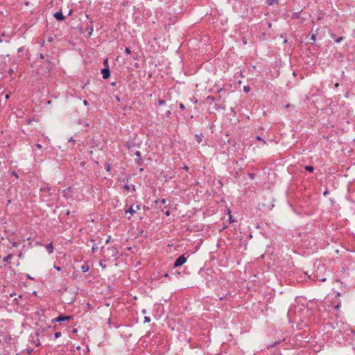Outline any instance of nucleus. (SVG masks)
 Here are the masks:
<instances>
[{"label":"nucleus","instance_id":"40","mask_svg":"<svg viewBox=\"0 0 355 355\" xmlns=\"http://www.w3.org/2000/svg\"><path fill=\"white\" fill-rule=\"evenodd\" d=\"M201 140H202V139H201V138H200V137L197 136V141H198V143H200V142H201Z\"/></svg>","mask_w":355,"mask_h":355},{"label":"nucleus","instance_id":"7","mask_svg":"<svg viewBox=\"0 0 355 355\" xmlns=\"http://www.w3.org/2000/svg\"><path fill=\"white\" fill-rule=\"evenodd\" d=\"M47 252L49 253V254H51L53 251V244L52 243H50L49 244H47L46 246H45Z\"/></svg>","mask_w":355,"mask_h":355},{"label":"nucleus","instance_id":"44","mask_svg":"<svg viewBox=\"0 0 355 355\" xmlns=\"http://www.w3.org/2000/svg\"><path fill=\"white\" fill-rule=\"evenodd\" d=\"M222 91H223V89H222V88H220V89H218V93H220Z\"/></svg>","mask_w":355,"mask_h":355},{"label":"nucleus","instance_id":"22","mask_svg":"<svg viewBox=\"0 0 355 355\" xmlns=\"http://www.w3.org/2000/svg\"><path fill=\"white\" fill-rule=\"evenodd\" d=\"M228 212H229V215H230L229 216V220H230V223H232V222L234 221V220L232 218V216L230 214V210L228 211Z\"/></svg>","mask_w":355,"mask_h":355},{"label":"nucleus","instance_id":"14","mask_svg":"<svg viewBox=\"0 0 355 355\" xmlns=\"http://www.w3.org/2000/svg\"><path fill=\"white\" fill-rule=\"evenodd\" d=\"M12 257V254H8L6 257L3 258V261L6 262V261H8V260H10L11 258Z\"/></svg>","mask_w":355,"mask_h":355},{"label":"nucleus","instance_id":"11","mask_svg":"<svg viewBox=\"0 0 355 355\" xmlns=\"http://www.w3.org/2000/svg\"><path fill=\"white\" fill-rule=\"evenodd\" d=\"M132 57L135 60H139L140 58V55L137 52H133Z\"/></svg>","mask_w":355,"mask_h":355},{"label":"nucleus","instance_id":"9","mask_svg":"<svg viewBox=\"0 0 355 355\" xmlns=\"http://www.w3.org/2000/svg\"><path fill=\"white\" fill-rule=\"evenodd\" d=\"M279 0H266V3L269 6H272L275 3H278Z\"/></svg>","mask_w":355,"mask_h":355},{"label":"nucleus","instance_id":"26","mask_svg":"<svg viewBox=\"0 0 355 355\" xmlns=\"http://www.w3.org/2000/svg\"><path fill=\"white\" fill-rule=\"evenodd\" d=\"M150 321V318L148 316L144 317V322H149Z\"/></svg>","mask_w":355,"mask_h":355},{"label":"nucleus","instance_id":"24","mask_svg":"<svg viewBox=\"0 0 355 355\" xmlns=\"http://www.w3.org/2000/svg\"><path fill=\"white\" fill-rule=\"evenodd\" d=\"M8 74L12 75L14 73V69L13 68H10L8 70Z\"/></svg>","mask_w":355,"mask_h":355},{"label":"nucleus","instance_id":"50","mask_svg":"<svg viewBox=\"0 0 355 355\" xmlns=\"http://www.w3.org/2000/svg\"><path fill=\"white\" fill-rule=\"evenodd\" d=\"M104 64H107V60H105L104 61Z\"/></svg>","mask_w":355,"mask_h":355},{"label":"nucleus","instance_id":"19","mask_svg":"<svg viewBox=\"0 0 355 355\" xmlns=\"http://www.w3.org/2000/svg\"><path fill=\"white\" fill-rule=\"evenodd\" d=\"M165 103H166V101H165L162 100V99H159V100H158V105H159V106L164 105H165Z\"/></svg>","mask_w":355,"mask_h":355},{"label":"nucleus","instance_id":"46","mask_svg":"<svg viewBox=\"0 0 355 355\" xmlns=\"http://www.w3.org/2000/svg\"><path fill=\"white\" fill-rule=\"evenodd\" d=\"M40 58H42V59H43V58H44V55H43L42 54H40Z\"/></svg>","mask_w":355,"mask_h":355},{"label":"nucleus","instance_id":"28","mask_svg":"<svg viewBox=\"0 0 355 355\" xmlns=\"http://www.w3.org/2000/svg\"><path fill=\"white\" fill-rule=\"evenodd\" d=\"M111 238H112V237H111V236H110H110H108V237H107V240L105 241V243H106V244H107V243H109L110 242V241H111Z\"/></svg>","mask_w":355,"mask_h":355},{"label":"nucleus","instance_id":"5","mask_svg":"<svg viewBox=\"0 0 355 355\" xmlns=\"http://www.w3.org/2000/svg\"><path fill=\"white\" fill-rule=\"evenodd\" d=\"M53 16L58 21H63L65 19L62 11L56 12Z\"/></svg>","mask_w":355,"mask_h":355},{"label":"nucleus","instance_id":"55","mask_svg":"<svg viewBox=\"0 0 355 355\" xmlns=\"http://www.w3.org/2000/svg\"><path fill=\"white\" fill-rule=\"evenodd\" d=\"M321 281H322V282H324V281H325V279H324H324H321Z\"/></svg>","mask_w":355,"mask_h":355},{"label":"nucleus","instance_id":"4","mask_svg":"<svg viewBox=\"0 0 355 355\" xmlns=\"http://www.w3.org/2000/svg\"><path fill=\"white\" fill-rule=\"evenodd\" d=\"M101 73L104 79L108 78L110 76V71L107 67L103 68L101 70Z\"/></svg>","mask_w":355,"mask_h":355},{"label":"nucleus","instance_id":"21","mask_svg":"<svg viewBox=\"0 0 355 355\" xmlns=\"http://www.w3.org/2000/svg\"><path fill=\"white\" fill-rule=\"evenodd\" d=\"M62 334L61 332H56L55 334H54V337L55 338H58L61 336Z\"/></svg>","mask_w":355,"mask_h":355},{"label":"nucleus","instance_id":"56","mask_svg":"<svg viewBox=\"0 0 355 355\" xmlns=\"http://www.w3.org/2000/svg\"><path fill=\"white\" fill-rule=\"evenodd\" d=\"M71 12H72V11H71V10H70V11H69V15H71Z\"/></svg>","mask_w":355,"mask_h":355},{"label":"nucleus","instance_id":"3","mask_svg":"<svg viewBox=\"0 0 355 355\" xmlns=\"http://www.w3.org/2000/svg\"><path fill=\"white\" fill-rule=\"evenodd\" d=\"M71 318V316H70V315H66V316L60 315L58 318L53 319L52 321L53 322H63V321L70 320Z\"/></svg>","mask_w":355,"mask_h":355},{"label":"nucleus","instance_id":"6","mask_svg":"<svg viewBox=\"0 0 355 355\" xmlns=\"http://www.w3.org/2000/svg\"><path fill=\"white\" fill-rule=\"evenodd\" d=\"M331 37L334 40V42L338 43L343 40V36H337L334 33H331Z\"/></svg>","mask_w":355,"mask_h":355},{"label":"nucleus","instance_id":"20","mask_svg":"<svg viewBox=\"0 0 355 355\" xmlns=\"http://www.w3.org/2000/svg\"><path fill=\"white\" fill-rule=\"evenodd\" d=\"M97 250H98V246H97V245H96V244H94V245H93V246H92V251L93 252H96V251H97Z\"/></svg>","mask_w":355,"mask_h":355},{"label":"nucleus","instance_id":"35","mask_svg":"<svg viewBox=\"0 0 355 355\" xmlns=\"http://www.w3.org/2000/svg\"><path fill=\"white\" fill-rule=\"evenodd\" d=\"M12 245L13 247H17V246H18V243H17V242H12Z\"/></svg>","mask_w":355,"mask_h":355},{"label":"nucleus","instance_id":"36","mask_svg":"<svg viewBox=\"0 0 355 355\" xmlns=\"http://www.w3.org/2000/svg\"><path fill=\"white\" fill-rule=\"evenodd\" d=\"M180 107L182 109V110H184L185 108V106L184 105L183 103H180Z\"/></svg>","mask_w":355,"mask_h":355},{"label":"nucleus","instance_id":"12","mask_svg":"<svg viewBox=\"0 0 355 355\" xmlns=\"http://www.w3.org/2000/svg\"><path fill=\"white\" fill-rule=\"evenodd\" d=\"M135 155H136V156H137V161H138V162L141 161V153H140L139 151H137V152L135 153Z\"/></svg>","mask_w":355,"mask_h":355},{"label":"nucleus","instance_id":"18","mask_svg":"<svg viewBox=\"0 0 355 355\" xmlns=\"http://www.w3.org/2000/svg\"><path fill=\"white\" fill-rule=\"evenodd\" d=\"M207 100L208 101H209L210 103H212L215 101V98L214 96H207Z\"/></svg>","mask_w":355,"mask_h":355},{"label":"nucleus","instance_id":"15","mask_svg":"<svg viewBox=\"0 0 355 355\" xmlns=\"http://www.w3.org/2000/svg\"><path fill=\"white\" fill-rule=\"evenodd\" d=\"M250 90V87L249 85H245L243 87V91L245 93H248Z\"/></svg>","mask_w":355,"mask_h":355},{"label":"nucleus","instance_id":"30","mask_svg":"<svg viewBox=\"0 0 355 355\" xmlns=\"http://www.w3.org/2000/svg\"><path fill=\"white\" fill-rule=\"evenodd\" d=\"M6 105H3V98L1 97L0 98V106H5Z\"/></svg>","mask_w":355,"mask_h":355},{"label":"nucleus","instance_id":"17","mask_svg":"<svg viewBox=\"0 0 355 355\" xmlns=\"http://www.w3.org/2000/svg\"><path fill=\"white\" fill-rule=\"evenodd\" d=\"M125 212H129L131 214H133L135 212V210L133 209L132 207H130L128 210L125 211Z\"/></svg>","mask_w":355,"mask_h":355},{"label":"nucleus","instance_id":"48","mask_svg":"<svg viewBox=\"0 0 355 355\" xmlns=\"http://www.w3.org/2000/svg\"><path fill=\"white\" fill-rule=\"evenodd\" d=\"M165 277H167L168 276V273H165L164 275Z\"/></svg>","mask_w":355,"mask_h":355},{"label":"nucleus","instance_id":"41","mask_svg":"<svg viewBox=\"0 0 355 355\" xmlns=\"http://www.w3.org/2000/svg\"><path fill=\"white\" fill-rule=\"evenodd\" d=\"M69 141L73 142V144L76 142V141L72 137L69 139Z\"/></svg>","mask_w":355,"mask_h":355},{"label":"nucleus","instance_id":"1","mask_svg":"<svg viewBox=\"0 0 355 355\" xmlns=\"http://www.w3.org/2000/svg\"><path fill=\"white\" fill-rule=\"evenodd\" d=\"M187 261V257H185L184 254L180 256L174 263V267H179L182 266Z\"/></svg>","mask_w":355,"mask_h":355},{"label":"nucleus","instance_id":"25","mask_svg":"<svg viewBox=\"0 0 355 355\" xmlns=\"http://www.w3.org/2000/svg\"><path fill=\"white\" fill-rule=\"evenodd\" d=\"M99 265H100V266H101L103 268H106V265H105V264H104V263H103V261H100V262H99Z\"/></svg>","mask_w":355,"mask_h":355},{"label":"nucleus","instance_id":"37","mask_svg":"<svg viewBox=\"0 0 355 355\" xmlns=\"http://www.w3.org/2000/svg\"><path fill=\"white\" fill-rule=\"evenodd\" d=\"M12 175H14V176H15V177H16V178H18V175H17V173L15 171H13V172L12 173Z\"/></svg>","mask_w":355,"mask_h":355},{"label":"nucleus","instance_id":"38","mask_svg":"<svg viewBox=\"0 0 355 355\" xmlns=\"http://www.w3.org/2000/svg\"><path fill=\"white\" fill-rule=\"evenodd\" d=\"M36 147L38 148V149H41L42 148V145L40 144H36Z\"/></svg>","mask_w":355,"mask_h":355},{"label":"nucleus","instance_id":"27","mask_svg":"<svg viewBox=\"0 0 355 355\" xmlns=\"http://www.w3.org/2000/svg\"><path fill=\"white\" fill-rule=\"evenodd\" d=\"M130 52H131L130 49L129 48L126 47L125 49V53L127 54H130Z\"/></svg>","mask_w":355,"mask_h":355},{"label":"nucleus","instance_id":"34","mask_svg":"<svg viewBox=\"0 0 355 355\" xmlns=\"http://www.w3.org/2000/svg\"><path fill=\"white\" fill-rule=\"evenodd\" d=\"M105 168H106L107 171H110V164H107Z\"/></svg>","mask_w":355,"mask_h":355},{"label":"nucleus","instance_id":"42","mask_svg":"<svg viewBox=\"0 0 355 355\" xmlns=\"http://www.w3.org/2000/svg\"><path fill=\"white\" fill-rule=\"evenodd\" d=\"M83 104H84L85 105H87V101L86 100H84V101H83Z\"/></svg>","mask_w":355,"mask_h":355},{"label":"nucleus","instance_id":"13","mask_svg":"<svg viewBox=\"0 0 355 355\" xmlns=\"http://www.w3.org/2000/svg\"><path fill=\"white\" fill-rule=\"evenodd\" d=\"M10 98V94H7L3 97V105L6 104L8 99Z\"/></svg>","mask_w":355,"mask_h":355},{"label":"nucleus","instance_id":"47","mask_svg":"<svg viewBox=\"0 0 355 355\" xmlns=\"http://www.w3.org/2000/svg\"><path fill=\"white\" fill-rule=\"evenodd\" d=\"M165 214H166V216H168V215H169V211H166Z\"/></svg>","mask_w":355,"mask_h":355},{"label":"nucleus","instance_id":"32","mask_svg":"<svg viewBox=\"0 0 355 355\" xmlns=\"http://www.w3.org/2000/svg\"><path fill=\"white\" fill-rule=\"evenodd\" d=\"M311 39L313 40V41H315V35L312 33L311 34Z\"/></svg>","mask_w":355,"mask_h":355},{"label":"nucleus","instance_id":"51","mask_svg":"<svg viewBox=\"0 0 355 355\" xmlns=\"http://www.w3.org/2000/svg\"><path fill=\"white\" fill-rule=\"evenodd\" d=\"M14 295H15V293H11V294H10V296L12 297Z\"/></svg>","mask_w":355,"mask_h":355},{"label":"nucleus","instance_id":"8","mask_svg":"<svg viewBox=\"0 0 355 355\" xmlns=\"http://www.w3.org/2000/svg\"><path fill=\"white\" fill-rule=\"evenodd\" d=\"M89 266H88V265H87V264H84V265H83V266H81V270H82V271H83V272H87V271L89 270Z\"/></svg>","mask_w":355,"mask_h":355},{"label":"nucleus","instance_id":"33","mask_svg":"<svg viewBox=\"0 0 355 355\" xmlns=\"http://www.w3.org/2000/svg\"><path fill=\"white\" fill-rule=\"evenodd\" d=\"M248 175L251 179H253L254 178V173H249Z\"/></svg>","mask_w":355,"mask_h":355},{"label":"nucleus","instance_id":"10","mask_svg":"<svg viewBox=\"0 0 355 355\" xmlns=\"http://www.w3.org/2000/svg\"><path fill=\"white\" fill-rule=\"evenodd\" d=\"M123 187H124V189H126V190H129V189H130V188H131L133 191H135V185H130V186H128V185H127V184H125Z\"/></svg>","mask_w":355,"mask_h":355},{"label":"nucleus","instance_id":"29","mask_svg":"<svg viewBox=\"0 0 355 355\" xmlns=\"http://www.w3.org/2000/svg\"><path fill=\"white\" fill-rule=\"evenodd\" d=\"M107 249L112 250L113 254L116 253V250L114 248H108Z\"/></svg>","mask_w":355,"mask_h":355},{"label":"nucleus","instance_id":"39","mask_svg":"<svg viewBox=\"0 0 355 355\" xmlns=\"http://www.w3.org/2000/svg\"><path fill=\"white\" fill-rule=\"evenodd\" d=\"M54 268L60 271L61 270V268L59 266H54Z\"/></svg>","mask_w":355,"mask_h":355},{"label":"nucleus","instance_id":"43","mask_svg":"<svg viewBox=\"0 0 355 355\" xmlns=\"http://www.w3.org/2000/svg\"><path fill=\"white\" fill-rule=\"evenodd\" d=\"M275 345V343L270 344L269 345L270 347H273Z\"/></svg>","mask_w":355,"mask_h":355},{"label":"nucleus","instance_id":"2","mask_svg":"<svg viewBox=\"0 0 355 355\" xmlns=\"http://www.w3.org/2000/svg\"><path fill=\"white\" fill-rule=\"evenodd\" d=\"M63 196L66 198H70L72 197V189L71 187H67L62 191Z\"/></svg>","mask_w":355,"mask_h":355},{"label":"nucleus","instance_id":"49","mask_svg":"<svg viewBox=\"0 0 355 355\" xmlns=\"http://www.w3.org/2000/svg\"><path fill=\"white\" fill-rule=\"evenodd\" d=\"M339 307H340L339 304H337V305L336 306V307H335V308H336V309H338Z\"/></svg>","mask_w":355,"mask_h":355},{"label":"nucleus","instance_id":"45","mask_svg":"<svg viewBox=\"0 0 355 355\" xmlns=\"http://www.w3.org/2000/svg\"><path fill=\"white\" fill-rule=\"evenodd\" d=\"M166 200L165 199H163V200H162V202L163 204H165V203H166Z\"/></svg>","mask_w":355,"mask_h":355},{"label":"nucleus","instance_id":"54","mask_svg":"<svg viewBox=\"0 0 355 355\" xmlns=\"http://www.w3.org/2000/svg\"><path fill=\"white\" fill-rule=\"evenodd\" d=\"M223 298H224V297H220L219 299H220V300H223Z\"/></svg>","mask_w":355,"mask_h":355},{"label":"nucleus","instance_id":"16","mask_svg":"<svg viewBox=\"0 0 355 355\" xmlns=\"http://www.w3.org/2000/svg\"><path fill=\"white\" fill-rule=\"evenodd\" d=\"M305 169L309 172H313L314 168L312 166H306Z\"/></svg>","mask_w":355,"mask_h":355},{"label":"nucleus","instance_id":"23","mask_svg":"<svg viewBox=\"0 0 355 355\" xmlns=\"http://www.w3.org/2000/svg\"><path fill=\"white\" fill-rule=\"evenodd\" d=\"M256 138H257V140L263 141V144H266V141L263 140L260 136H257Z\"/></svg>","mask_w":355,"mask_h":355},{"label":"nucleus","instance_id":"57","mask_svg":"<svg viewBox=\"0 0 355 355\" xmlns=\"http://www.w3.org/2000/svg\"><path fill=\"white\" fill-rule=\"evenodd\" d=\"M0 42H3V40L0 38Z\"/></svg>","mask_w":355,"mask_h":355},{"label":"nucleus","instance_id":"31","mask_svg":"<svg viewBox=\"0 0 355 355\" xmlns=\"http://www.w3.org/2000/svg\"><path fill=\"white\" fill-rule=\"evenodd\" d=\"M40 190L43 191H49L50 189L49 187H43V188H41Z\"/></svg>","mask_w":355,"mask_h":355},{"label":"nucleus","instance_id":"53","mask_svg":"<svg viewBox=\"0 0 355 355\" xmlns=\"http://www.w3.org/2000/svg\"><path fill=\"white\" fill-rule=\"evenodd\" d=\"M146 311L145 309H144V310L142 311V313H146Z\"/></svg>","mask_w":355,"mask_h":355},{"label":"nucleus","instance_id":"52","mask_svg":"<svg viewBox=\"0 0 355 355\" xmlns=\"http://www.w3.org/2000/svg\"><path fill=\"white\" fill-rule=\"evenodd\" d=\"M221 97H222V96H221V95H219V96H218V98H219V100H220V99H221Z\"/></svg>","mask_w":355,"mask_h":355}]
</instances>
